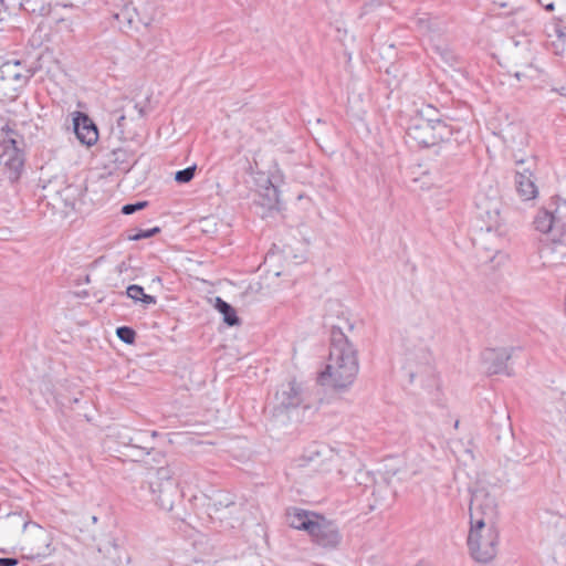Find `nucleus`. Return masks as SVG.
Returning a JSON list of instances; mask_svg holds the SVG:
<instances>
[{"instance_id":"nucleus-1","label":"nucleus","mask_w":566,"mask_h":566,"mask_svg":"<svg viewBox=\"0 0 566 566\" xmlns=\"http://www.w3.org/2000/svg\"><path fill=\"white\" fill-rule=\"evenodd\" d=\"M400 125L406 129L410 147H432L450 139L452 127L441 118L439 109L430 104L416 103L399 111Z\"/></svg>"},{"instance_id":"nucleus-2","label":"nucleus","mask_w":566,"mask_h":566,"mask_svg":"<svg viewBox=\"0 0 566 566\" xmlns=\"http://www.w3.org/2000/svg\"><path fill=\"white\" fill-rule=\"evenodd\" d=\"M359 370L357 352L342 333L334 336L325 369L319 375L322 385L346 389L353 385Z\"/></svg>"},{"instance_id":"nucleus-3","label":"nucleus","mask_w":566,"mask_h":566,"mask_svg":"<svg viewBox=\"0 0 566 566\" xmlns=\"http://www.w3.org/2000/svg\"><path fill=\"white\" fill-rule=\"evenodd\" d=\"M475 218L481 224L476 226L478 231L474 238V244L491 253H496L500 249V228L502 224L501 209L502 201L496 189L479 191L474 198Z\"/></svg>"},{"instance_id":"nucleus-4","label":"nucleus","mask_w":566,"mask_h":566,"mask_svg":"<svg viewBox=\"0 0 566 566\" xmlns=\"http://www.w3.org/2000/svg\"><path fill=\"white\" fill-rule=\"evenodd\" d=\"M401 377L405 387L411 386L428 394H433L440 387L432 353L424 346L406 350L402 359Z\"/></svg>"},{"instance_id":"nucleus-5","label":"nucleus","mask_w":566,"mask_h":566,"mask_svg":"<svg viewBox=\"0 0 566 566\" xmlns=\"http://www.w3.org/2000/svg\"><path fill=\"white\" fill-rule=\"evenodd\" d=\"M8 517L12 525H22L21 549L28 553L29 558H44L52 554V537L42 526L24 521L19 513L9 514Z\"/></svg>"},{"instance_id":"nucleus-6","label":"nucleus","mask_w":566,"mask_h":566,"mask_svg":"<svg viewBox=\"0 0 566 566\" xmlns=\"http://www.w3.org/2000/svg\"><path fill=\"white\" fill-rule=\"evenodd\" d=\"M303 401L302 388L295 381H290L281 386L275 394V405L273 409V420L276 424H284L287 421H301L303 411L301 408Z\"/></svg>"},{"instance_id":"nucleus-7","label":"nucleus","mask_w":566,"mask_h":566,"mask_svg":"<svg viewBox=\"0 0 566 566\" xmlns=\"http://www.w3.org/2000/svg\"><path fill=\"white\" fill-rule=\"evenodd\" d=\"M470 554L478 563H489L497 554L500 533L496 525H470L468 535Z\"/></svg>"},{"instance_id":"nucleus-8","label":"nucleus","mask_w":566,"mask_h":566,"mask_svg":"<svg viewBox=\"0 0 566 566\" xmlns=\"http://www.w3.org/2000/svg\"><path fill=\"white\" fill-rule=\"evenodd\" d=\"M470 525H496L499 504L496 496L485 486L473 490L470 501Z\"/></svg>"},{"instance_id":"nucleus-9","label":"nucleus","mask_w":566,"mask_h":566,"mask_svg":"<svg viewBox=\"0 0 566 566\" xmlns=\"http://www.w3.org/2000/svg\"><path fill=\"white\" fill-rule=\"evenodd\" d=\"M339 455L327 447L308 451L296 460L295 467L307 473H328L339 464Z\"/></svg>"},{"instance_id":"nucleus-10","label":"nucleus","mask_w":566,"mask_h":566,"mask_svg":"<svg viewBox=\"0 0 566 566\" xmlns=\"http://www.w3.org/2000/svg\"><path fill=\"white\" fill-rule=\"evenodd\" d=\"M149 492L153 501L163 510L170 511L174 506L172 490L174 482L170 478V471L167 468H160L151 473L148 479Z\"/></svg>"},{"instance_id":"nucleus-11","label":"nucleus","mask_w":566,"mask_h":566,"mask_svg":"<svg viewBox=\"0 0 566 566\" xmlns=\"http://www.w3.org/2000/svg\"><path fill=\"white\" fill-rule=\"evenodd\" d=\"M2 130L6 132L8 142L12 145L10 149H7L0 157V163L3 165V170L7 178L14 182L19 179L21 171L23 169V155L15 146V140L11 137L14 134V130L11 129L8 125L2 127Z\"/></svg>"},{"instance_id":"nucleus-12","label":"nucleus","mask_w":566,"mask_h":566,"mask_svg":"<svg viewBox=\"0 0 566 566\" xmlns=\"http://www.w3.org/2000/svg\"><path fill=\"white\" fill-rule=\"evenodd\" d=\"M514 348H489L482 354V359L485 365V369L490 375L505 374L511 376V369L507 366V361L511 359Z\"/></svg>"},{"instance_id":"nucleus-13","label":"nucleus","mask_w":566,"mask_h":566,"mask_svg":"<svg viewBox=\"0 0 566 566\" xmlns=\"http://www.w3.org/2000/svg\"><path fill=\"white\" fill-rule=\"evenodd\" d=\"M525 160L517 159L516 165L520 167L515 171V187L518 196L522 200H532L535 199L538 189L535 185L534 174L530 167H524Z\"/></svg>"},{"instance_id":"nucleus-14","label":"nucleus","mask_w":566,"mask_h":566,"mask_svg":"<svg viewBox=\"0 0 566 566\" xmlns=\"http://www.w3.org/2000/svg\"><path fill=\"white\" fill-rule=\"evenodd\" d=\"M74 133L77 139L86 146H93L98 139V130L88 115L82 112L73 113Z\"/></svg>"},{"instance_id":"nucleus-15","label":"nucleus","mask_w":566,"mask_h":566,"mask_svg":"<svg viewBox=\"0 0 566 566\" xmlns=\"http://www.w3.org/2000/svg\"><path fill=\"white\" fill-rule=\"evenodd\" d=\"M317 525L313 527L311 536L314 541L325 547H335L340 542V535L335 524L319 515Z\"/></svg>"},{"instance_id":"nucleus-16","label":"nucleus","mask_w":566,"mask_h":566,"mask_svg":"<svg viewBox=\"0 0 566 566\" xmlns=\"http://www.w3.org/2000/svg\"><path fill=\"white\" fill-rule=\"evenodd\" d=\"M0 75L7 80L17 81V84L27 85L30 78L34 75V72L22 65L18 60L7 61L0 66Z\"/></svg>"},{"instance_id":"nucleus-17","label":"nucleus","mask_w":566,"mask_h":566,"mask_svg":"<svg viewBox=\"0 0 566 566\" xmlns=\"http://www.w3.org/2000/svg\"><path fill=\"white\" fill-rule=\"evenodd\" d=\"M318 514L300 510L292 509L287 512V523L291 527L296 530H303L311 534L313 532V527L317 525Z\"/></svg>"},{"instance_id":"nucleus-18","label":"nucleus","mask_w":566,"mask_h":566,"mask_svg":"<svg viewBox=\"0 0 566 566\" xmlns=\"http://www.w3.org/2000/svg\"><path fill=\"white\" fill-rule=\"evenodd\" d=\"M419 32L434 44L446 31V23L439 18L426 15L416 20Z\"/></svg>"},{"instance_id":"nucleus-19","label":"nucleus","mask_w":566,"mask_h":566,"mask_svg":"<svg viewBox=\"0 0 566 566\" xmlns=\"http://www.w3.org/2000/svg\"><path fill=\"white\" fill-rule=\"evenodd\" d=\"M128 3L135 9L134 17L138 28L151 24L156 15V3L153 0H129Z\"/></svg>"},{"instance_id":"nucleus-20","label":"nucleus","mask_w":566,"mask_h":566,"mask_svg":"<svg viewBox=\"0 0 566 566\" xmlns=\"http://www.w3.org/2000/svg\"><path fill=\"white\" fill-rule=\"evenodd\" d=\"M134 8L129 6V3H126L120 11L115 12L113 14L114 20L117 23V27L123 32H129V31H137L138 25L136 23L135 17H134Z\"/></svg>"},{"instance_id":"nucleus-21","label":"nucleus","mask_w":566,"mask_h":566,"mask_svg":"<svg viewBox=\"0 0 566 566\" xmlns=\"http://www.w3.org/2000/svg\"><path fill=\"white\" fill-rule=\"evenodd\" d=\"M209 302L212 304L213 308L222 315L223 322L228 326H237L240 324L235 310L229 303L219 296L210 298Z\"/></svg>"},{"instance_id":"nucleus-22","label":"nucleus","mask_w":566,"mask_h":566,"mask_svg":"<svg viewBox=\"0 0 566 566\" xmlns=\"http://www.w3.org/2000/svg\"><path fill=\"white\" fill-rule=\"evenodd\" d=\"M331 326L333 329L332 333V342L334 340V336L336 334L342 333L345 336V331H353L354 321L350 317V314L347 311L340 310L337 312L336 322H331Z\"/></svg>"},{"instance_id":"nucleus-23","label":"nucleus","mask_w":566,"mask_h":566,"mask_svg":"<svg viewBox=\"0 0 566 566\" xmlns=\"http://www.w3.org/2000/svg\"><path fill=\"white\" fill-rule=\"evenodd\" d=\"M554 222V214L546 209H542L537 212L534 219V227L542 233H548L552 230Z\"/></svg>"},{"instance_id":"nucleus-24","label":"nucleus","mask_w":566,"mask_h":566,"mask_svg":"<svg viewBox=\"0 0 566 566\" xmlns=\"http://www.w3.org/2000/svg\"><path fill=\"white\" fill-rule=\"evenodd\" d=\"M126 293L128 297L136 302L139 301L144 304H154L156 302L154 296L144 292L142 285H128Z\"/></svg>"},{"instance_id":"nucleus-25","label":"nucleus","mask_w":566,"mask_h":566,"mask_svg":"<svg viewBox=\"0 0 566 566\" xmlns=\"http://www.w3.org/2000/svg\"><path fill=\"white\" fill-rule=\"evenodd\" d=\"M116 335L125 344H133L136 333L130 327L122 326L116 329Z\"/></svg>"},{"instance_id":"nucleus-26","label":"nucleus","mask_w":566,"mask_h":566,"mask_svg":"<svg viewBox=\"0 0 566 566\" xmlns=\"http://www.w3.org/2000/svg\"><path fill=\"white\" fill-rule=\"evenodd\" d=\"M195 171H196V166H191V167H187L182 170H178L175 175V180L179 184L189 182L193 178Z\"/></svg>"},{"instance_id":"nucleus-27","label":"nucleus","mask_w":566,"mask_h":566,"mask_svg":"<svg viewBox=\"0 0 566 566\" xmlns=\"http://www.w3.org/2000/svg\"><path fill=\"white\" fill-rule=\"evenodd\" d=\"M159 232H160V228L159 227H155V228L147 229V230H138L135 233H129L128 234V240L138 241V240H142V239L150 238V237H153V235H155V234H157Z\"/></svg>"},{"instance_id":"nucleus-28","label":"nucleus","mask_w":566,"mask_h":566,"mask_svg":"<svg viewBox=\"0 0 566 566\" xmlns=\"http://www.w3.org/2000/svg\"><path fill=\"white\" fill-rule=\"evenodd\" d=\"M553 32L562 42H566V25L563 24L560 18L554 19Z\"/></svg>"},{"instance_id":"nucleus-29","label":"nucleus","mask_w":566,"mask_h":566,"mask_svg":"<svg viewBox=\"0 0 566 566\" xmlns=\"http://www.w3.org/2000/svg\"><path fill=\"white\" fill-rule=\"evenodd\" d=\"M433 49L437 53L441 55V57L449 64H453L455 62L454 54L448 49V46H442L440 44H434Z\"/></svg>"},{"instance_id":"nucleus-30","label":"nucleus","mask_w":566,"mask_h":566,"mask_svg":"<svg viewBox=\"0 0 566 566\" xmlns=\"http://www.w3.org/2000/svg\"><path fill=\"white\" fill-rule=\"evenodd\" d=\"M146 206H147V201H139L136 203H127V205L123 206L122 212L124 214H132V213L145 208Z\"/></svg>"},{"instance_id":"nucleus-31","label":"nucleus","mask_w":566,"mask_h":566,"mask_svg":"<svg viewBox=\"0 0 566 566\" xmlns=\"http://www.w3.org/2000/svg\"><path fill=\"white\" fill-rule=\"evenodd\" d=\"M74 191V188L72 186H66L62 191H59L57 193L61 196V198L65 201V206H72L73 201L71 200L70 193Z\"/></svg>"},{"instance_id":"nucleus-32","label":"nucleus","mask_w":566,"mask_h":566,"mask_svg":"<svg viewBox=\"0 0 566 566\" xmlns=\"http://www.w3.org/2000/svg\"><path fill=\"white\" fill-rule=\"evenodd\" d=\"M268 191H269V199H270V202L271 203H277L279 201V190L276 187L274 186H271L270 188H268Z\"/></svg>"},{"instance_id":"nucleus-33","label":"nucleus","mask_w":566,"mask_h":566,"mask_svg":"<svg viewBox=\"0 0 566 566\" xmlns=\"http://www.w3.org/2000/svg\"><path fill=\"white\" fill-rule=\"evenodd\" d=\"M18 559L15 558H0V566H15Z\"/></svg>"},{"instance_id":"nucleus-34","label":"nucleus","mask_w":566,"mask_h":566,"mask_svg":"<svg viewBox=\"0 0 566 566\" xmlns=\"http://www.w3.org/2000/svg\"><path fill=\"white\" fill-rule=\"evenodd\" d=\"M116 123H117V128L119 129L120 133H123L124 132V124H125V115H123V114L119 115L117 117Z\"/></svg>"},{"instance_id":"nucleus-35","label":"nucleus","mask_w":566,"mask_h":566,"mask_svg":"<svg viewBox=\"0 0 566 566\" xmlns=\"http://www.w3.org/2000/svg\"><path fill=\"white\" fill-rule=\"evenodd\" d=\"M276 254L272 253V254H268L264 259V266H268V265H271L274 263L275 259H276Z\"/></svg>"},{"instance_id":"nucleus-36","label":"nucleus","mask_w":566,"mask_h":566,"mask_svg":"<svg viewBox=\"0 0 566 566\" xmlns=\"http://www.w3.org/2000/svg\"><path fill=\"white\" fill-rule=\"evenodd\" d=\"M514 76H515L518 81H521L522 78L527 77V74H526L525 72H522V71H515V72H514Z\"/></svg>"},{"instance_id":"nucleus-37","label":"nucleus","mask_w":566,"mask_h":566,"mask_svg":"<svg viewBox=\"0 0 566 566\" xmlns=\"http://www.w3.org/2000/svg\"><path fill=\"white\" fill-rule=\"evenodd\" d=\"M544 9H545L546 11H548V12L554 11V9H555V4H554V2H549V3L545 4V6H544Z\"/></svg>"},{"instance_id":"nucleus-38","label":"nucleus","mask_w":566,"mask_h":566,"mask_svg":"<svg viewBox=\"0 0 566 566\" xmlns=\"http://www.w3.org/2000/svg\"><path fill=\"white\" fill-rule=\"evenodd\" d=\"M76 295L80 296V297H86L87 296V292L86 291H82V292L76 293Z\"/></svg>"},{"instance_id":"nucleus-39","label":"nucleus","mask_w":566,"mask_h":566,"mask_svg":"<svg viewBox=\"0 0 566 566\" xmlns=\"http://www.w3.org/2000/svg\"><path fill=\"white\" fill-rule=\"evenodd\" d=\"M160 281H161V279H160L159 276H154V277L151 279V282H153V283H160Z\"/></svg>"},{"instance_id":"nucleus-40","label":"nucleus","mask_w":566,"mask_h":566,"mask_svg":"<svg viewBox=\"0 0 566 566\" xmlns=\"http://www.w3.org/2000/svg\"><path fill=\"white\" fill-rule=\"evenodd\" d=\"M557 207H558V209L562 207H564L566 209V199H563L562 203H559Z\"/></svg>"},{"instance_id":"nucleus-41","label":"nucleus","mask_w":566,"mask_h":566,"mask_svg":"<svg viewBox=\"0 0 566 566\" xmlns=\"http://www.w3.org/2000/svg\"><path fill=\"white\" fill-rule=\"evenodd\" d=\"M272 273L274 277H277L281 274L277 270H273Z\"/></svg>"},{"instance_id":"nucleus-42","label":"nucleus","mask_w":566,"mask_h":566,"mask_svg":"<svg viewBox=\"0 0 566 566\" xmlns=\"http://www.w3.org/2000/svg\"><path fill=\"white\" fill-rule=\"evenodd\" d=\"M371 2H373L374 4H379V3L381 2V0H371Z\"/></svg>"},{"instance_id":"nucleus-43","label":"nucleus","mask_w":566,"mask_h":566,"mask_svg":"<svg viewBox=\"0 0 566 566\" xmlns=\"http://www.w3.org/2000/svg\"><path fill=\"white\" fill-rule=\"evenodd\" d=\"M138 112H139V115H140V116H143V115H144V111H143V108H139V109H138Z\"/></svg>"}]
</instances>
